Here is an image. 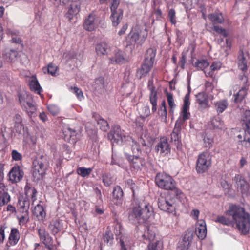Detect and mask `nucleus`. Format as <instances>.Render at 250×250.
<instances>
[{"label":"nucleus","mask_w":250,"mask_h":250,"mask_svg":"<svg viewBox=\"0 0 250 250\" xmlns=\"http://www.w3.org/2000/svg\"><path fill=\"white\" fill-rule=\"evenodd\" d=\"M226 214L232 217L241 233L246 234L249 232L250 228V216L245 212L243 208L232 205L229 206V209L226 212Z\"/></svg>","instance_id":"nucleus-1"},{"label":"nucleus","mask_w":250,"mask_h":250,"mask_svg":"<svg viewBox=\"0 0 250 250\" xmlns=\"http://www.w3.org/2000/svg\"><path fill=\"white\" fill-rule=\"evenodd\" d=\"M153 210L149 204L141 203L134 208L129 214V219L133 223H146L152 216Z\"/></svg>","instance_id":"nucleus-2"},{"label":"nucleus","mask_w":250,"mask_h":250,"mask_svg":"<svg viewBox=\"0 0 250 250\" xmlns=\"http://www.w3.org/2000/svg\"><path fill=\"white\" fill-rule=\"evenodd\" d=\"M184 195L177 196L175 193L172 192L161 193L158 199L159 208L164 212L168 213L175 212L176 199L182 198Z\"/></svg>","instance_id":"nucleus-3"},{"label":"nucleus","mask_w":250,"mask_h":250,"mask_svg":"<svg viewBox=\"0 0 250 250\" xmlns=\"http://www.w3.org/2000/svg\"><path fill=\"white\" fill-rule=\"evenodd\" d=\"M104 22L103 16L99 12L93 11L85 17L83 27L87 31L92 32L99 27H103Z\"/></svg>","instance_id":"nucleus-4"},{"label":"nucleus","mask_w":250,"mask_h":250,"mask_svg":"<svg viewBox=\"0 0 250 250\" xmlns=\"http://www.w3.org/2000/svg\"><path fill=\"white\" fill-rule=\"evenodd\" d=\"M156 183L158 186L163 189L170 190L175 193L176 195H183V192L175 186V182L169 175L165 173H159L156 176Z\"/></svg>","instance_id":"nucleus-5"},{"label":"nucleus","mask_w":250,"mask_h":250,"mask_svg":"<svg viewBox=\"0 0 250 250\" xmlns=\"http://www.w3.org/2000/svg\"><path fill=\"white\" fill-rule=\"evenodd\" d=\"M156 51L153 48L147 50L144 61L141 67L137 71V76L139 79L146 77L152 69Z\"/></svg>","instance_id":"nucleus-6"},{"label":"nucleus","mask_w":250,"mask_h":250,"mask_svg":"<svg viewBox=\"0 0 250 250\" xmlns=\"http://www.w3.org/2000/svg\"><path fill=\"white\" fill-rule=\"evenodd\" d=\"M19 101L22 108L26 110L30 117L35 115L36 107L34 104L32 96L25 90L21 91L18 93Z\"/></svg>","instance_id":"nucleus-7"},{"label":"nucleus","mask_w":250,"mask_h":250,"mask_svg":"<svg viewBox=\"0 0 250 250\" xmlns=\"http://www.w3.org/2000/svg\"><path fill=\"white\" fill-rule=\"evenodd\" d=\"M107 137L112 143L119 145L126 144L128 141H131V137L126 135L118 125H115L112 128Z\"/></svg>","instance_id":"nucleus-8"},{"label":"nucleus","mask_w":250,"mask_h":250,"mask_svg":"<svg viewBox=\"0 0 250 250\" xmlns=\"http://www.w3.org/2000/svg\"><path fill=\"white\" fill-rule=\"evenodd\" d=\"M190 91L186 94L184 98V104L182 110L180 114V116L176 120L174 128L179 129L181 131V126L184 123V122L189 118L190 113L189 112L190 102L189 101Z\"/></svg>","instance_id":"nucleus-9"},{"label":"nucleus","mask_w":250,"mask_h":250,"mask_svg":"<svg viewBox=\"0 0 250 250\" xmlns=\"http://www.w3.org/2000/svg\"><path fill=\"white\" fill-rule=\"evenodd\" d=\"M211 166V160L208 151H204L198 155L196 170L198 173L206 172Z\"/></svg>","instance_id":"nucleus-10"},{"label":"nucleus","mask_w":250,"mask_h":250,"mask_svg":"<svg viewBox=\"0 0 250 250\" xmlns=\"http://www.w3.org/2000/svg\"><path fill=\"white\" fill-rule=\"evenodd\" d=\"M147 36V31L146 27L136 25L128 35L130 38L131 43L142 44Z\"/></svg>","instance_id":"nucleus-11"},{"label":"nucleus","mask_w":250,"mask_h":250,"mask_svg":"<svg viewBox=\"0 0 250 250\" xmlns=\"http://www.w3.org/2000/svg\"><path fill=\"white\" fill-rule=\"evenodd\" d=\"M119 3V0H113L110 6V19L114 26H117L120 23L123 17V10L118 8Z\"/></svg>","instance_id":"nucleus-12"},{"label":"nucleus","mask_w":250,"mask_h":250,"mask_svg":"<svg viewBox=\"0 0 250 250\" xmlns=\"http://www.w3.org/2000/svg\"><path fill=\"white\" fill-rule=\"evenodd\" d=\"M81 2L80 0H74L71 2L68 7V11L65 14V16L71 21L75 16L80 12L81 9Z\"/></svg>","instance_id":"nucleus-13"},{"label":"nucleus","mask_w":250,"mask_h":250,"mask_svg":"<svg viewBox=\"0 0 250 250\" xmlns=\"http://www.w3.org/2000/svg\"><path fill=\"white\" fill-rule=\"evenodd\" d=\"M155 150L157 152H159L161 155L163 156L170 152V145L166 137L160 138L159 142L155 147Z\"/></svg>","instance_id":"nucleus-14"},{"label":"nucleus","mask_w":250,"mask_h":250,"mask_svg":"<svg viewBox=\"0 0 250 250\" xmlns=\"http://www.w3.org/2000/svg\"><path fill=\"white\" fill-rule=\"evenodd\" d=\"M126 158L130 162L131 166L135 170L141 169L146 163L145 160L139 155H126Z\"/></svg>","instance_id":"nucleus-15"},{"label":"nucleus","mask_w":250,"mask_h":250,"mask_svg":"<svg viewBox=\"0 0 250 250\" xmlns=\"http://www.w3.org/2000/svg\"><path fill=\"white\" fill-rule=\"evenodd\" d=\"M43 156H41L40 159L34 161L33 162L34 169L33 175L37 176V178L42 177L45 173L46 167L45 166L44 162L42 160Z\"/></svg>","instance_id":"nucleus-16"},{"label":"nucleus","mask_w":250,"mask_h":250,"mask_svg":"<svg viewBox=\"0 0 250 250\" xmlns=\"http://www.w3.org/2000/svg\"><path fill=\"white\" fill-rule=\"evenodd\" d=\"M23 172L20 167H14L9 173V180L12 183H17L23 177Z\"/></svg>","instance_id":"nucleus-17"},{"label":"nucleus","mask_w":250,"mask_h":250,"mask_svg":"<svg viewBox=\"0 0 250 250\" xmlns=\"http://www.w3.org/2000/svg\"><path fill=\"white\" fill-rule=\"evenodd\" d=\"M248 58V56L246 52H244L241 50L239 51L237 57V63L239 69L244 72L247 70Z\"/></svg>","instance_id":"nucleus-18"},{"label":"nucleus","mask_w":250,"mask_h":250,"mask_svg":"<svg viewBox=\"0 0 250 250\" xmlns=\"http://www.w3.org/2000/svg\"><path fill=\"white\" fill-rule=\"evenodd\" d=\"M233 180L235 182L237 188L241 191L242 193H246L249 190V184L244 180L240 174L235 176Z\"/></svg>","instance_id":"nucleus-19"},{"label":"nucleus","mask_w":250,"mask_h":250,"mask_svg":"<svg viewBox=\"0 0 250 250\" xmlns=\"http://www.w3.org/2000/svg\"><path fill=\"white\" fill-rule=\"evenodd\" d=\"M206 223L203 220H198L196 224V233L198 237L203 240L207 235Z\"/></svg>","instance_id":"nucleus-20"},{"label":"nucleus","mask_w":250,"mask_h":250,"mask_svg":"<svg viewBox=\"0 0 250 250\" xmlns=\"http://www.w3.org/2000/svg\"><path fill=\"white\" fill-rule=\"evenodd\" d=\"M145 229L144 233L142 235V238L144 240L151 242L154 240L155 233L154 228L152 225H144L142 226Z\"/></svg>","instance_id":"nucleus-21"},{"label":"nucleus","mask_w":250,"mask_h":250,"mask_svg":"<svg viewBox=\"0 0 250 250\" xmlns=\"http://www.w3.org/2000/svg\"><path fill=\"white\" fill-rule=\"evenodd\" d=\"M237 137L243 146L246 148L250 147V128H247L246 130L241 132Z\"/></svg>","instance_id":"nucleus-22"},{"label":"nucleus","mask_w":250,"mask_h":250,"mask_svg":"<svg viewBox=\"0 0 250 250\" xmlns=\"http://www.w3.org/2000/svg\"><path fill=\"white\" fill-rule=\"evenodd\" d=\"M196 101L199 104L200 110L205 109L209 107V101L208 95L204 92H200L196 95Z\"/></svg>","instance_id":"nucleus-23"},{"label":"nucleus","mask_w":250,"mask_h":250,"mask_svg":"<svg viewBox=\"0 0 250 250\" xmlns=\"http://www.w3.org/2000/svg\"><path fill=\"white\" fill-rule=\"evenodd\" d=\"M2 56L7 62L12 63L17 61L19 55L16 50L7 48L3 51Z\"/></svg>","instance_id":"nucleus-24"},{"label":"nucleus","mask_w":250,"mask_h":250,"mask_svg":"<svg viewBox=\"0 0 250 250\" xmlns=\"http://www.w3.org/2000/svg\"><path fill=\"white\" fill-rule=\"evenodd\" d=\"M48 229L53 235L57 234L62 229V221L60 219L52 220L49 225Z\"/></svg>","instance_id":"nucleus-25"},{"label":"nucleus","mask_w":250,"mask_h":250,"mask_svg":"<svg viewBox=\"0 0 250 250\" xmlns=\"http://www.w3.org/2000/svg\"><path fill=\"white\" fill-rule=\"evenodd\" d=\"M28 81L31 90L40 95L42 90L36 77L34 75L29 77Z\"/></svg>","instance_id":"nucleus-26"},{"label":"nucleus","mask_w":250,"mask_h":250,"mask_svg":"<svg viewBox=\"0 0 250 250\" xmlns=\"http://www.w3.org/2000/svg\"><path fill=\"white\" fill-rule=\"evenodd\" d=\"M139 143H141L142 146H145V143L144 141L140 138L138 140V142L135 141L131 137V141H128V143L126 144H128L131 146V150L133 155H139L141 153V146L139 145Z\"/></svg>","instance_id":"nucleus-27"},{"label":"nucleus","mask_w":250,"mask_h":250,"mask_svg":"<svg viewBox=\"0 0 250 250\" xmlns=\"http://www.w3.org/2000/svg\"><path fill=\"white\" fill-rule=\"evenodd\" d=\"M10 200V197L8 193L7 189L3 183H0V206H3L8 203Z\"/></svg>","instance_id":"nucleus-28"},{"label":"nucleus","mask_w":250,"mask_h":250,"mask_svg":"<svg viewBox=\"0 0 250 250\" xmlns=\"http://www.w3.org/2000/svg\"><path fill=\"white\" fill-rule=\"evenodd\" d=\"M33 214L39 221H43L46 215L43 207L40 204H38L35 207Z\"/></svg>","instance_id":"nucleus-29"},{"label":"nucleus","mask_w":250,"mask_h":250,"mask_svg":"<svg viewBox=\"0 0 250 250\" xmlns=\"http://www.w3.org/2000/svg\"><path fill=\"white\" fill-rule=\"evenodd\" d=\"M208 17L213 25L222 24L224 21L222 13L219 11H215L212 13L209 14Z\"/></svg>","instance_id":"nucleus-30"},{"label":"nucleus","mask_w":250,"mask_h":250,"mask_svg":"<svg viewBox=\"0 0 250 250\" xmlns=\"http://www.w3.org/2000/svg\"><path fill=\"white\" fill-rule=\"evenodd\" d=\"M20 238V234L18 230L15 228H12L8 237L9 243L11 246L16 245Z\"/></svg>","instance_id":"nucleus-31"},{"label":"nucleus","mask_w":250,"mask_h":250,"mask_svg":"<svg viewBox=\"0 0 250 250\" xmlns=\"http://www.w3.org/2000/svg\"><path fill=\"white\" fill-rule=\"evenodd\" d=\"M247 91L248 88L247 86L242 87L236 94H234V102L235 103H241L247 95Z\"/></svg>","instance_id":"nucleus-32"},{"label":"nucleus","mask_w":250,"mask_h":250,"mask_svg":"<svg viewBox=\"0 0 250 250\" xmlns=\"http://www.w3.org/2000/svg\"><path fill=\"white\" fill-rule=\"evenodd\" d=\"M221 66L222 63L220 62H213L210 66V70L208 71H204L206 76L208 77H212L214 75V72L219 70L221 68Z\"/></svg>","instance_id":"nucleus-33"},{"label":"nucleus","mask_w":250,"mask_h":250,"mask_svg":"<svg viewBox=\"0 0 250 250\" xmlns=\"http://www.w3.org/2000/svg\"><path fill=\"white\" fill-rule=\"evenodd\" d=\"M110 49V46L105 42H102L96 45L95 49L98 55L107 54Z\"/></svg>","instance_id":"nucleus-34"},{"label":"nucleus","mask_w":250,"mask_h":250,"mask_svg":"<svg viewBox=\"0 0 250 250\" xmlns=\"http://www.w3.org/2000/svg\"><path fill=\"white\" fill-rule=\"evenodd\" d=\"M228 102L226 99L218 101L214 103L215 109L218 114L224 111L228 107Z\"/></svg>","instance_id":"nucleus-35"},{"label":"nucleus","mask_w":250,"mask_h":250,"mask_svg":"<svg viewBox=\"0 0 250 250\" xmlns=\"http://www.w3.org/2000/svg\"><path fill=\"white\" fill-rule=\"evenodd\" d=\"M111 63L121 64L125 62L124 53L121 51H118L115 53L114 56L110 58Z\"/></svg>","instance_id":"nucleus-36"},{"label":"nucleus","mask_w":250,"mask_h":250,"mask_svg":"<svg viewBox=\"0 0 250 250\" xmlns=\"http://www.w3.org/2000/svg\"><path fill=\"white\" fill-rule=\"evenodd\" d=\"M210 125L213 129H223L224 128L223 122L219 116L212 118L210 122Z\"/></svg>","instance_id":"nucleus-37"},{"label":"nucleus","mask_w":250,"mask_h":250,"mask_svg":"<svg viewBox=\"0 0 250 250\" xmlns=\"http://www.w3.org/2000/svg\"><path fill=\"white\" fill-rule=\"evenodd\" d=\"M181 131L179 129L174 128L171 133V141L179 146L181 144Z\"/></svg>","instance_id":"nucleus-38"},{"label":"nucleus","mask_w":250,"mask_h":250,"mask_svg":"<svg viewBox=\"0 0 250 250\" xmlns=\"http://www.w3.org/2000/svg\"><path fill=\"white\" fill-rule=\"evenodd\" d=\"M37 192L34 187H29L26 188V194L27 196L31 198L32 204L37 200Z\"/></svg>","instance_id":"nucleus-39"},{"label":"nucleus","mask_w":250,"mask_h":250,"mask_svg":"<svg viewBox=\"0 0 250 250\" xmlns=\"http://www.w3.org/2000/svg\"><path fill=\"white\" fill-rule=\"evenodd\" d=\"M198 70H204L209 65V63L206 59H198L193 64Z\"/></svg>","instance_id":"nucleus-40"},{"label":"nucleus","mask_w":250,"mask_h":250,"mask_svg":"<svg viewBox=\"0 0 250 250\" xmlns=\"http://www.w3.org/2000/svg\"><path fill=\"white\" fill-rule=\"evenodd\" d=\"M38 231L40 239L42 241L43 243L45 245L49 243L50 237L48 233L46 232L45 229H44L39 228Z\"/></svg>","instance_id":"nucleus-41"},{"label":"nucleus","mask_w":250,"mask_h":250,"mask_svg":"<svg viewBox=\"0 0 250 250\" xmlns=\"http://www.w3.org/2000/svg\"><path fill=\"white\" fill-rule=\"evenodd\" d=\"M149 100L152 105V111L155 112L157 109V91L152 92L149 94Z\"/></svg>","instance_id":"nucleus-42"},{"label":"nucleus","mask_w":250,"mask_h":250,"mask_svg":"<svg viewBox=\"0 0 250 250\" xmlns=\"http://www.w3.org/2000/svg\"><path fill=\"white\" fill-rule=\"evenodd\" d=\"M167 98L169 108V112L173 113L176 107V104L174 103L172 94L171 93H167Z\"/></svg>","instance_id":"nucleus-43"},{"label":"nucleus","mask_w":250,"mask_h":250,"mask_svg":"<svg viewBox=\"0 0 250 250\" xmlns=\"http://www.w3.org/2000/svg\"><path fill=\"white\" fill-rule=\"evenodd\" d=\"M92 171L91 168H85L83 167H79L77 169V173L82 177H85L90 175Z\"/></svg>","instance_id":"nucleus-44"},{"label":"nucleus","mask_w":250,"mask_h":250,"mask_svg":"<svg viewBox=\"0 0 250 250\" xmlns=\"http://www.w3.org/2000/svg\"><path fill=\"white\" fill-rule=\"evenodd\" d=\"M146 250H163L162 242L159 241H156L152 243H150L147 249Z\"/></svg>","instance_id":"nucleus-45"},{"label":"nucleus","mask_w":250,"mask_h":250,"mask_svg":"<svg viewBox=\"0 0 250 250\" xmlns=\"http://www.w3.org/2000/svg\"><path fill=\"white\" fill-rule=\"evenodd\" d=\"M43 70L44 72L47 71L48 73L52 76H56L58 73V67L53 63H50L48 64L47 68H44Z\"/></svg>","instance_id":"nucleus-46"},{"label":"nucleus","mask_w":250,"mask_h":250,"mask_svg":"<svg viewBox=\"0 0 250 250\" xmlns=\"http://www.w3.org/2000/svg\"><path fill=\"white\" fill-rule=\"evenodd\" d=\"M17 218L20 225H25L29 221V212H22L21 215L18 216Z\"/></svg>","instance_id":"nucleus-47"},{"label":"nucleus","mask_w":250,"mask_h":250,"mask_svg":"<svg viewBox=\"0 0 250 250\" xmlns=\"http://www.w3.org/2000/svg\"><path fill=\"white\" fill-rule=\"evenodd\" d=\"M97 123L100 129L103 131H107L109 129L108 123L103 118L99 119L98 120Z\"/></svg>","instance_id":"nucleus-48"},{"label":"nucleus","mask_w":250,"mask_h":250,"mask_svg":"<svg viewBox=\"0 0 250 250\" xmlns=\"http://www.w3.org/2000/svg\"><path fill=\"white\" fill-rule=\"evenodd\" d=\"M103 240L107 245H111L113 241V235L112 232L108 230L106 231L103 236Z\"/></svg>","instance_id":"nucleus-49"},{"label":"nucleus","mask_w":250,"mask_h":250,"mask_svg":"<svg viewBox=\"0 0 250 250\" xmlns=\"http://www.w3.org/2000/svg\"><path fill=\"white\" fill-rule=\"evenodd\" d=\"M242 120L247 128H250V110H246L242 116Z\"/></svg>","instance_id":"nucleus-50"},{"label":"nucleus","mask_w":250,"mask_h":250,"mask_svg":"<svg viewBox=\"0 0 250 250\" xmlns=\"http://www.w3.org/2000/svg\"><path fill=\"white\" fill-rule=\"evenodd\" d=\"M215 222H219L223 225L229 226L231 224V221L228 218L223 215H218L217 216Z\"/></svg>","instance_id":"nucleus-51"},{"label":"nucleus","mask_w":250,"mask_h":250,"mask_svg":"<svg viewBox=\"0 0 250 250\" xmlns=\"http://www.w3.org/2000/svg\"><path fill=\"white\" fill-rule=\"evenodd\" d=\"M19 204L20 208L22 209V212H29L28 209L30 206V202L27 200H19Z\"/></svg>","instance_id":"nucleus-52"},{"label":"nucleus","mask_w":250,"mask_h":250,"mask_svg":"<svg viewBox=\"0 0 250 250\" xmlns=\"http://www.w3.org/2000/svg\"><path fill=\"white\" fill-rule=\"evenodd\" d=\"M69 89L70 91L76 94L77 98L79 100H82L84 98L83 93L82 90L78 87L76 86L71 87Z\"/></svg>","instance_id":"nucleus-53"},{"label":"nucleus","mask_w":250,"mask_h":250,"mask_svg":"<svg viewBox=\"0 0 250 250\" xmlns=\"http://www.w3.org/2000/svg\"><path fill=\"white\" fill-rule=\"evenodd\" d=\"M48 111L53 116L58 115L60 112L59 107L54 104H51L47 106Z\"/></svg>","instance_id":"nucleus-54"},{"label":"nucleus","mask_w":250,"mask_h":250,"mask_svg":"<svg viewBox=\"0 0 250 250\" xmlns=\"http://www.w3.org/2000/svg\"><path fill=\"white\" fill-rule=\"evenodd\" d=\"M113 197L116 199H121L123 196V191L120 186H116L113 191Z\"/></svg>","instance_id":"nucleus-55"},{"label":"nucleus","mask_w":250,"mask_h":250,"mask_svg":"<svg viewBox=\"0 0 250 250\" xmlns=\"http://www.w3.org/2000/svg\"><path fill=\"white\" fill-rule=\"evenodd\" d=\"M7 228L5 223L0 225V243H3L5 238V230Z\"/></svg>","instance_id":"nucleus-56"},{"label":"nucleus","mask_w":250,"mask_h":250,"mask_svg":"<svg viewBox=\"0 0 250 250\" xmlns=\"http://www.w3.org/2000/svg\"><path fill=\"white\" fill-rule=\"evenodd\" d=\"M217 33L222 35L224 37L228 36V34L225 29L218 26L214 25L212 28Z\"/></svg>","instance_id":"nucleus-57"},{"label":"nucleus","mask_w":250,"mask_h":250,"mask_svg":"<svg viewBox=\"0 0 250 250\" xmlns=\"http://www.w3.org/2000/svg\"><path fill=\"white\" fill-rule=\"evenodd\" d=\"M161 120L163 122H166L167 118V111L166 108L160 107L158 111Z\"/></svg>","instance_id":"nucleus-58"},{"label":"nucleus","mask_w":250,"mask_h":250,"mask_svg":"<svg viewBox=\"0 0 250 250\" xmlns=\"http://www.w3.org/2000/svg\"><path fill=\"white\" fill-rule=\"evenodd\" d=\"M175 11L173 9H170L168 13V17L172 24H175L176 23Z\"/></svg>","instance_id":"nucleus-59"},{"label":"nucleus","mask_w":250,"mask_h":250,"mask_svg":"<svg viewBox=\"0 0 250 250\" xmlns=\"http://www.w3.org/2000/svg\"><path fill=\"white\" fill-rule=\"evenodd\" d=\"M76 54L74 52H65L63 55V58L65 59L66 61L76 58Z\"/></svg>","instance_id":"nucleus-60"},{"label":"nucleus","mask_w":250,"mask_h":250,"mask_svg":"<svg viewBox=\"0 0 250 250\" xmlns=\"http://www.w3.org/2000/svg\"><path fill=\"white\" fill-rule=\"evenodd\" d=\"M14 121L16 123V126L17 128H20L21 130L23 129V126L21 124V116L19 114H16L14 116Z\"/></svg>","instance_id":"nucleus-61"},{"label":"nucleus","mask_w":250,"mask_h":250,"mask_svg":"<svg viewBox=\"0 0 250 250\" xmlns=\"http://www.w3.org/2000/svg\"><path fill=\"white\" fill-rule=\"evenodd\" d=\"M11 156L13 160L20 161L22 159L21 154L16 150H13L11 152Z\"/></svg>","instance_id":"nucleus-62"},{"label":"nucleus","mask_w":250,"mask_h":250,"mask_svg":"<svg viewBox=\"0 0 250 250\" xmlns=\"http://www.w3.org/2000/svg\"><path fill=\"white\" fill-rule=\"evenodd\" d=\"M71 131V128L69 127H65L63 130V133L64 136V139L66 141H70V134Z\"/></svg>","instance_id":"nucleus-63"},{"label":"nucleus","mask_w":250,"mask_h":250,"mask_svg":"<svg viewBox=\"0 0 250 250\" xmlns=\"http://www.w3.org/2000/svg\"><path fill=\"white\" fill-rule=\"evenodd\" d=\"M103 182L105 186H109L112 184V178L108 175H104L103 176Z\"/></svg>","instance_id":"nucleus-64"}]
</instances>
